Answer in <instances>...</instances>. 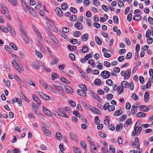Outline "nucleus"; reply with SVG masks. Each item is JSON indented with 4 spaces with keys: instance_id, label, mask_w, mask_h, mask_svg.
<instances>
[{
    "instance_id": "63",
    "label": "nucleus",
    "mask_w": 153,
    "mask_h": 153,
    "mask_svg": "<svg viewBox=\"0 0 153 153\" xmlns=\"http://www.w3.org/2000/svg\"><path fill=\"white\" fill-rule=\"evenodd\" d=\"M132 56V53H128L127 55L126 58L127 59H130Z\"/></svg>"
},
{
    "instance_id": "61",
    "label": "nucleus",
    "mask_w": 153,
    "mask_h": 153,
    "mask_svg": "<svg viewBox=\"0 0 153 153\" xmlns=\"http://www.w3.org/2000/svg\"><path fill=\"white\" fill-rule=\"evenodd\" d=\"M45 100H49L50 99V98L49 96L46 95V94H45L42 97Z\"/></svg>"
},
{
    "instance_id": "31",
    "label": "nucleus",
    "mask_w": 153,
    "mask_h": 153,
    "mask_svg": "<svg viewBox=\"0 0 153 153\" xmlns=\"http://www.w3.org/2000/svg\"><path fill=\"white\" fill-rule=\"evenodd\" d=\"M61 7L63 10H65L68 8V5L65 3H63L61 5Z\"/></svg>"
},
{
    "instance_id": "28",
    "label": "nucleus",
    "mask_w": 153,
    "mask_h": 153,
    "mask_svg": "<svg viewBox=\"0 0 153 153\" xmlns=\"http://www.w3.org/2000/svg\"><path fill=\"white\" fill-rule=\"evenodd\" d=\"M122 111L117 110L114 113V115L115 116H118L122 114Z\"/></svg>"
},
{
    "instance_id": "13",
    "label": "nucleus",
    "mask_w": 153,
    "mask_h": 153,
    "mask_svg": "<svg viewBox=\"0 0 153 153\" xmlns=\"http://www.w3.org/2000/svg\"><path fill=\"white\" fill-rule=\"evenodd\" d=\"M130 74L131 73L128 71H127L126 72H125L124 75V79L125 80L128 79L130 76Z\"/></svg>"
},
{
    "instance_id": "18",
    "label": "nucleus",
    "mask_w": 153,
    "mask_h": 153,
    "mask_svg": "<svg viewBox=\"0 0 153 153\" xmlns=\"http://www.w3.org/2000/svg\"><path fill=\"white\" fill-rule=\"evenodd\" d=\"M53 86L57 89L59 92L63 90V88L62 86H58L56 85H54Z\"/></svg>"
},
{
    "instance_id": "25",
    "label": "nucleus",
    "mask_w": 153,
    "mask_h": 153,
    "mask_svg": "<svg viewBox=\"0 0 153 153\" xmlns=\"http://www.w3.org/2000/svg\"><path fill=\"white\" fill-rule=\"evenodd\" d=\"M79 87L80 88V89L83 90L84 91H87V88L85 85H79Z\"/></svg>"
},
{
    "instance_id": "27",
    "label": "nucleus",
    "mask_w": 153,
    "mask_h": 153,
    "mask_svg": "<svg viewBox=\"0 0 153 153\" xmlns=\"http://www.w3.org/2000/svg\"><path fill=\"white\" fill-rule=\"evenodd\" d=\"M109 117L108 116H106L105 117V120H104V123L106 125L108 126L109 125Z\"/></svg>"
},
{
    "instance_id": "57",
    "label": "nucleus",
    "mask_w": 153,
    "mask_h": 153,
    "mask_svg": "<svg viewBox=\"0 0 153 153\" xmlns=\"http://www.w3.org/2000/svg\"><path fill=\"white\" fill-rule=\"evenodd\" d=\"M29 10L30 12L31 13V14L34 16L35 11L34 10L32 7H30L29 8Z\"/></svg>"
},
{
    "instance_id": "23",
    "label": "nucleus",
    "mask_w": 153,
    "mask_h": 153,
    "mask_svg": "<svg viewBox=\"0 0 153 153\" xmlns=\"http://www.w3.org/2000/svg\"><path fill=\"white\" fill-rule=\"evenodd\" d=\"M10 45L11 47L14 50L16 51L17 50V46L14 44L12 42H10Z\"/></svg>"
},
{
    "instance_id": "51",
    "label": "nucleus",
    "mask_w": 153,
    "mask_h": 153,
    "mask_svg": "<svg viewBox=\"0 0 153 153\" xmlns=\"http://www.w3.org/2000/svg\"><path fill=\"white\" fill-rule=\"evenodd\" d=\"M73 113L74 114H75V115L77 117H80V114L78 113L77 111H74L73 112Z\"/></svg>"
},
{
    "instance_id": "64",
    "label": "nucleus",
    "mask_w": 153,
    "mask_h": 153,
    "mask_svg": "<svg viewBox=\"0 0 153 153\" xmlns=\"http://www.w3.org/2000/svg\"><path fill=\"white\" fill-rule=\"evenodd\" d=\"M110 153H115V149L112 148V147L110 146Z\"/></svg>"
},
{
    "instance_id": "42",
    "label": "nucleus",
    "mask_w": 153,
    "mask_h": 153,
    "mask_svg": "<svg viewBox=\"0 0 153 153\" xmlns=\"http://www.w3.org/2000/svg\"><path fill=\"white\" fill-rule=\"evenodd\" d=\"M61 80L63 82H65L68 84H70V82L67 80L64 77H61Z\"/></svg>"
},
{
    "instance_id": "26",
    "label": "nucleus",
    "mask_w": 153,
    "mask_h": 153,
    "mask_svg": "<svg viewBox=\"0 0 153 153\" xmlns=\"http://www.w3.org/2000/svg\"><path fill=\"white\" fill-rule=\"evenodd\" d=\"M0 29L3 31L5 33H7L8 32V29L3 26H1Z\"/></svg>"
},
{
    "instance_id": "36",
    "label": "nucleus",
    "mask_w": 153,
    "mask_h": 153,
    "mask_svg": "<svg viewBox=\"0 0 153 153\" xmlns=\"http://www.w3.org/2000/svg\"><path fill=\"white\" fill-rule=\"evenodd\" d=\"M147 41L148 44H151L153 41V39L152 37H149L147 39Z\"/></svg>"
},
{
    "instance_id": "55",
    "label": "nucleus",
    "mask_w": 153,
    "mask_h": 153,
    "mask_svg": "<svg viewBox=\"0 0 153 153\" xmlns=\"http://www.w3.org/2000/svg\"><path fill=\"white\" fill-rule=\"evenodd\" d=\"M113 20L114 22L118 23L119 22V19L117 16H114L113 17Z\"/></svg>"
},
{
    "instance_id": "59",
    "label": "nucleus",
    "mask_w": 153,
    "mask_h": 153,
    "mask_svg": "<svg viewBox=\"0 0 153 153\" xmlns=\"http://www.w3.org/2000/svg\"><path fill=\"white\" fill-rule=\"evenodd\" d=\"M70 11L72 12H73L74 13H76L77 12V10L75 9V8L73 7H71L70 8Z\"/></svg>"
},
{
    "instance_id": "43",
    "label": "nucleus",
    "mask_w": 153,
    "mask_h": 153,
    "mask_svg": "<svg viewBox=\"0 0 153 153\" xmlns=\"http://www.w3.org/2000/svg\"><path fill=\"white\" fill-rule=\"evenodd\" d=\"M58 75L55 73H53L52 74L51 78L52 79L54 80L55 78H58Z\"/></svg>"
},
{
    "instance_id": "8",
    "label": "nucleus",
    "mask_w": 153,
    "mask_h": 153,
    "mask_svg": "<svg viewBox=\"0 0 153 153\" xmlns=\"http://www.w3.org/2000/svg\"><path fill=\"white\" fill-rule=\"evenodd\" d=\"M87 91H84L83 90L81 89H78L77 91L78 94L80 96L82 97H85L86 96L85 92Z\"/></svg>"
},
{
    "instance_id": "5",
    "label": "nucleus",
    "mask_w": 153,
    "mask_h": 153,
    "mask_svg": "<svg viewBox=\"0 0 153 153\" xmlns=\"http://www.w3.org/2000/svg\"><path fill=\"white\" fill-rule=\"evenodd\" d=\"M42 129L46 136L49 137L50 136L51 134V132L47 129L45 126H43Z\"/></svg>"
},
{
    "instance_id": "2",
    "label": "nucleus",
    "mask_w": 153,
    "mask_h": 153,
    "mask_svg": "<svg viewBox=\"0 0 153 153\" xmlns=\"http://www.w3.org/2000/svg\"><path fill=\"white\" fill-rule=\"evenodd\" d=\"M111 75L110 73L107 71H105L102 72L101 73V76L103 78H108Z\"/></svg>"
},
{
    "instance_id": "32",
    "label": "nucleus",
    "mask_w": 153,
    "mask_h": 153,
    "mask_svg": "<svg viewBox=\"0 0 153 153\" xmlns=\"http://www.w3.org/2000/svg\"><path fill=\"white\" fill-rule=\"evenodd\" d=\"M141 18V17L140 15L134 16L133 17V19L135 20H140Z\"/></svg>"
},
{
    "instance_id": "49",
    "label": "nucleus",
    "mask_w": 153,
    "mask_h": 153,
    "mask_svg": "<svg viewBox=\"0 0 153 153\" xmlns=\"http://www.w3.org/2000/svg\"><path fill=\"white\" fill-rule=\"evenodd\" d=\"M132 98L133 100H138V96L135 94H133Z\"/></svg>"
},
{
    "instance_id": "12",
    "label": "nucleus",
    "mask_w": 153,
    "mask_h": 153,
    "mask_svg": "<svg viewBox=\"0 0 153 153\" xmlns=\"http://www.w3.org/2000/svg\"><path fill=\"white\" fill-rule=\"evenodd\" d=\"M130 84L126 81H124L122 82L121 85L123 88H127L129 86Z\"/></svg>"
},
{
    "instance_id": "35",
    "label": "nucleus",
    "mask_w": 153,
    "mask_h": 153,
    "mask_svg": "<svg viewBox=\"0 0 153 153\" xmlns=\"http://www.w3.org/2000/svg\"><path fill=\"white\" fill-rule=\"evenodd\" d=\"M81 35V33L79 31H75L73 33L74 36L76 37L79 36Z\"/></svg>"
},
{
    "instance_id": "7",
    "label": "nucleus",
    "mask_w": 153,
    "mask_h": 153,
    "mask_svg": "<svg viewBox=\"0 0 153 153\" xmlns=\"http://www.w3.org/2000/svg\"><path fill=\"white\" fill-rule=\"evenodd\" d=\"M32 98L33 100L36 102L39 105L41 104V102L39 98L35 95H32Z\"/></svg>"
},
{
    "instance_id": "6",
    "label": "nucleus",
    "mask_w": 153,
    "mask_h": 153,
    "mask_svg": "<svg viewBox=\"0 0 153 153\" xmlns=\"http://www.w3.org/2000/svg\"><path fill=\"white\" fill-rule=\"evenodd\" d=\"M149 92L148 91H146L144 95V100L146 102H147L149 99Z\"/></svg>"
},
{
    "instance_id": "56",
    "label": "nucleus",
    "mask_w": 153,
    "mask_h": 153,
    "mask_svg": "<svg viewBox=\"0 0 153 153\" xmlns=\"http://www.w3.org/2000/svg\"><path fill=\"white\" fill-rule=\"evenodd\" d=\"M16 69L20 73H21V69L19 66L18 65L16 66L15 67Z\"/></svg>"
},
{
    "instance_id": "34",
    "label": "nucleus",
    "mask_w": 153,
    "mask_h": 153,
    "mask_svg": "<svg viewBox=\"0 0 153 153\" xmlns=\"http://www.w3.org/2000/svg\"><path fill=\"white\" fill-rule=\"evenodd\" d=\"M8 1L13 5H16L17 4L16 0H8Z\"/></svg>"
},
{
    "instance_id": "46",
    "label": "nucleus",
    "mask_w": 153,
    "mask_h": 153,
    "mask_svg": "<svg viewBox=\"0 0 153 153\" xmlns=\"http://www.w3.org/2000/svg\"><path fill=\"white\" fill-rule=\"evenodd\" d=\"M42 4L39 3L36 6L35 8L37 10H40L42 8Z\"/></svg>"
},
{
    "instance_id": "60",
    "label": "nucleus",
    "mask_w": 153,
    "mask_h": 153,
    "mask_svg": "<svg viewBox=\"0 0 153 153\" xmlns=\"http://www.w3.org/2000/svg\"><path fill=\"white\" fill-rule=\"evenodd\" d=\"M148 20L149 22L151 24H153V19L151 17H149L148 19Z\"/></svg>"
},
{
    "instance_id": "50",
    "label": "nucleus",
    "mask_w": 153,
    "mask_h": 153,
    "mask_svg": "<svg viewBox=\"0 0 153 153\" xmlns=\"http://www.w3.org/2000/svg\"><path fill=\"white\" fill-rule=\"evenodd\" d=\"M95 123L97 125H98L100 123V120L98 119V116H97L95 117Z\"/></svg>"
},
{
    "instance_id": "45",
    "label": "nucleus",
    "mask_w": 153,
    "mask_h": 153,
    "mask_svg": "<svg viewBox=\"0 0 153 153\" xmlns=\"http://www.w3.org/2000/svg\"><path fill=\"white\" fill-rule=\"evenodd\" d=\"M14 77L15 79L18 81L20 83H22V81L21 80L18 76L17 75H14Z\"/></svg>"
},
{
    "instance_id": "4",
    "label": "nucleus",
    "mask_w": 153,
    "mask_h": 153,
    "mask_svg": "<svg viewBox=\"0 0 153 153\" xmlns=\"http://www.w3.org/2000/svg\"><path fill=\"white\" fill-rule=\"evenodd\" d=\"M58 111L61 115L64 117L66 118H68V117L66 114L65 112V110L62 108H58Z\"/></svg>"
},
{
    "instance_id": "44",
    "label": "nucleus",
    "mask_w": 153,
    "mask_h": 153,
    "mask_svg": "<svg viewBox=\"0 0 153 153\" xmlns=\"http://www.w3.org/2000/svg\"><path fill=\"white\" fill-rule=\"evenodd\" d=\"M68 48L70 50L74 51L76 49V47L75 46H71L70 45H68Z\"/></svg>"
},
{
    "instance_id": "38",
    "label": "nucleus",
    "mask_w": 153,
    "mask_h": 153,
    "mask_svg": "<svg viewBox=\"0 0 153 153\" xmlns=\"http://www.w3.org/2000/svg\"><path fill=\"white\" fill-rule=\"evenodd\" d=\"M3 81L4 82L8 87H9L10 85V82L9 81L6 80L5 79H3Z\"/></svg>"
},
{
    "instance_id": "33",
    "label": "nucleus",
    "mask_w": 153,
    "mask_h": 153,
    "mask_svg": "<svg viewBox=\"0 0 153 153\" xmlns=\"http://www.w3.org/2000/svg\"><path fill=\"white\" fill-rule=\"evenodd\" d=\"M15 101L20 106H22V102L21 99L16 98L15 99Z\"/></svg>"
},
{
    "instance_id": "1",
    "label": "nucleus",
    "mask_w": 153,
    "mask_h": 153,
    "mask_svg": "<svg viewBox=\"0 0 153 153\" xmlns=\"http://www.w3.org/2000/svg\"><path fill=\"white\" fill-rule=\"evenodd\" d=\"M142 127H140L139 128L135 127L134 129L133 130L132 132V135H134L135 134H138L140 133L142 130Z\"/></svg>"
},
{
    "instance_id": "3",
    "label": "nucleus",
    "mask_w": 153,
    "mask_h": 153,
    "mask_svg": "<svg viewBox=\"0 0 153 153\" xmlns=\"http://www.w3.org/2000/svg\"><path fill=\"white\" fill-rule=\"evenodd\" d=\"M42 108L44 113L47 116L49 117H51L52 116V113L50 110L46 108L44 106H42Z\"/></svg>"
},
{
    "instance_id": "20",
    "label": "nucleus",
    "mask_w": 153,
    "mask_h": 153,
    "mask_svg": "<svg viewBox=\"0 0 153 153\" xmlns=\"http://www.w3.org/2000/svg\"><path fill=\"white\" fill-rule=\"evenodd\" d=\"M91 110L94 113L97 114H100V111H99L98 109H96L95 108H94L91 109Z\"/></svg>"
},
{
    "instance_id": "52",
    "label": "nucleus",
    "mask_w": 153,
    "mask_h": 153,
    "mask_svg": "<svg viewBox=\"0 0 153 153\" xmlns=\"http://www.w3.org/2000/svg\"><path fill=\"white\" fill-rule=\"evenodd\" d=\"M123 89L122 87H120L118 88V93L119 94H120L123 91Z\"/></svg>"
},
{
    "instance_id": "30",
    "label": "nucleus",
    "mask_w": 153,
    "mask_h": 153,
    "mask_svg": "<svg viewBox=\"0 0 153 153\" xmlns=\"http://www.w3.org/2000/svg\"><path fill=\"white\" fill-rule=\"evenodd\" d=\"M96 41L97 42V43L99 45H101L102 43V42L100 39L97 36L95 37V38Z\"/></svg>"
},
{
    "instance_id": "14",
    "label": "nucleus",
    "mask_w": 153,
    "mask_h": 153,
    "mask_svg": "<svg viewBox=\"0 0 153 153\" xmlns=\"http://www.w3.org/2000/svg\"><path fill=\"white\" fill-rule=\"evenodd\" d=\"M65 89H66L67 92L70 93L73 92V89L70 87L66 86L65 87Z\"/></svg>"
},
{
    "instance_id": "24",
    "label": "nucleus",
    "mask_w": 153,
    "mask_h": 153,
    "mask_svg": "<svg viewBox=\"0 0 153 153\" xmlns=\"http://www.w3.org/2000/svg\"><path fill=\"white\" fill-rule=\"evenodd\" d=\"M56 139L59 140H60L62 138V135L59 132H57L56 133Z\"/></svg>"
},
{
    "instance_id": "54",
    "label": "nucleus",
    "mask_w": 153,
    "mask_h": 153,
    "mask_svg": "<svg viewBox=\"0 0 153 153\" xmlns=\"http://www.w3.org/2000/svg\"><path fill=\"white\" fill-rule=\"evenodd\" d=\"M109 105V104L108 103H107L105 104L103 106L104 109L105 110L108 109Z\"/></svg>"
},
{
    "instance_id": "11",
    "label": "nucleus",
    "mask_w": 153,
    "mask_h": 153,
    "mask_svg": "<svg viewBox=\"0 0 153 153\" xmlns=\"http://www.w3.org/2000/svg\"><path fill=\"white\" fill-rule=\"evenodd\" d=\"M74 26L76 28L79 30L82 29L83 28L82 25L79 22L76 23L74 25Z\"/></svg>"
},
{
    "instance_id": "37",
    "label": "nucleus",
    "mask_w": 153,
    "mask_h": 153,
    "mask_svg": "<svg viewBox=\"0 0 153 153\" xmlns=\"http://www.w3.org/2000/svg\"><path fill=\"white\" fill-rule=\"evenodd\" d=\"M88 50V48L86 46H83L82 49V51L84 53L87 52Z\"/></svg>"
},
{
    "instance_id": "58",
    "label": "nucleus",
    "mask_w": 153,
    "mask_h": 153,
    "mask_svg": "<svg viewBox=\"0 0 153 153\" xmlns=\"http://www.w3.org/2000/svg\"><path fill=\"white\" fill-rule=\"evenodd\" d=\"M151 85V83L150 82V81H148L146 85V88H150Z\"/></svg>"
},
{
    "instance_id": "15",
    "label": "nucleus",
    "mask_w": 153,
    "mask_h": 153,
    "mask_svg": "<svg viewBox=\"0 0 153 153\" xmlns=\"http://www.w3.org/2000/svg\"><path fill=\"white\" fill-rule=\"evenodd\" d=\"M123 124L120 123L118 124L116 126V129L118 131L121 130L123 127Z\"/></svg>"
},
{
    "instance_id": "16",
    "label": "nucleus",
    "mask_w": 153,
    "mask_h": 153,
    "mask_svg": "<svg viewBox=\"0 0 153 153\" xmlns=\"http://www.w3.org/2000/svg\"><path fill=\"white\" fill-rule=\"evenodd\" d=\"M69 135L74 140H77V137L74 134L71 133L69 134Z\"/></svg>"
},
{
    "instance_id": "47",
    "label": "nucleus",
    "mask_w": 153,
    "mask_h": 153,
    "mask_svg": "<svg viewBox=\"0 0 153 153\" xmlns=\"http://www.w3.org/2000/svg\"><path fill=\"white\" fill-rule=\"evenodd\" d=\"M137 146L138 147V148L137 151H136V153H141L143 151V149L142 148H140V145H137Z\"/></svg>"
},
{
    "instance_id": "19",
    "label": "nucleus",
    "mask_w": 153,
    "mask_h": 153,
    "mask_svg": "<svg viewBox=\"0 0 153 153\" xmlns=\"http://www.w3.org/2000/svg\"><path fill=\"white\" fill-rule=\"evenodd\" d=\"M137 107L134 105L132 106L131 108V112L134 115L137 111Z\"/></svg>"
},
{
    "instance_id": "48",
    "label": "nucleus",
    "mask_w": 153,
    "mask_h": 153,
    "mask_svg": "<svg viewBox=\"0 0 153 153\" xmlns=\"http://www.w3.org/2000/svg\"><path fill=\"white\" fill-rule=\"evenodd\" d=\"M76 16L73 15L70 18V19L71 21H75L76 19Z\"/></svg>"
},
{
    "instance_id": "39",
    "label": "nucleus",
    "mask_w": 153,
    "mask_h": 153,
    "mask_svg": "<svg viewBox=\"0 0 153 153\" xmlns=\"http://www.w3.org/2000/svg\"><path fill=\"white\" fill-rule=\"evenodd\" d=\"M151 33V31L149 29H148L146 33V37H148L150 36Z\"/></svg>"
},
{
    "instance_id": "40",
    "label": "nucleus",
    "mask_w": 153,
    "mask_h": 153,
    "mask_svg": "<svg viewBox=\"0 0 153 153\" xmlns=\"http://www.w3.org/2000/svg\"><path fill=\"white\" fill-rule=\"evenodd\" d=\"M88 62L89 64H90L91 65H92V67H94V62L93 60H92V59H89L88 60Z\"/></svg>"
},
{
    "instance_id": "41",
    "label": "nucleus",
    "mask_w": 153,
    "mask_h": 153,
    "mask_svg": "<svg viewBox=\"0 0 153 153\" xmlns=\"http://www.w3.org/2000/svg\"><path fill=\"white\" fill-rule=\"evenodd\" d=\"M115 109V107L113 105H109L108 108V110L110 111H113Z\"/></svg>"
},
{
    "instance_id": "10",
    "label": "nucleus",
    "mask_w": 153,
    "mask_h": 153,
    "mask_svg": "<svg viewBox=\"0 0 153 153\" xmlns=\"http://www.w3.org/2000/svg\"><path fill=\"white\" fill-rule=\"evenodd\" d=\"M47 24L48 25V26L50 28V29L53 32H56L57 31V29L56 28L53 26H52L51 24L49 22H47Z\"/></svg>"
},
{
    "instance_id": "21",
    "label": "nucleus",
    "mask_w": 153,
    "mask_h": 153,
    "mask_svg": "<svg viewBox=\"0 0 153 153\" xmlns=\"http://www.w3.org/2000/svg\"><path fill=\"white\" fill-rule=\"evenodd\" d=\"M88 38V33H85L82 36V39L84 41H86Z\"/></svg>"
},
{
    "instance_id": "62",
    "label": "nucleus",
    "mask_w": 153,
    "mask_h": 153,
    "mask_svg": "<svg viewBox=\"0 0 153 153\" xmlns=\"http://www.w3.org/2000/svg\"><path fill=\"white\" fill-rule=\"evenodd\" d=\"M36 56L39 58H41L42 57V54L41 53L39 52L36 51Z\"/></svg>"
},
{
    "instance_id": "9",
    "label": "nucleus",
    "mask_w": 153,
    "mask_h": 153,
    "mask_svg": "<svg viewBox=\"0 0 153 153\" xmlns=\"http://www.w3.org/2000/svg\"><path fill=\"white\" fill-rule=\"evenodd\" d=\"M55 12L58 15L60 16L61 17L63 16V13L62 12V11L61 10V9L59 7H57L56 8L55 10Z\"/></svg>"
},
{
    "instance_id": "22",
    "label": "nucleus",
    "mask_w": 153,
    "mask_h": 153,
    "mask_svg": "<svg viewBox=\"0 0 153 153\" xmlns=\"http://www.w3.org/2000/svg\"><path fill=\"white\" fill-rule=\"evenodd\" d=\"M106 84L109 86H111L113 85V82L110 79H107L106 82Z\"/></svg>"
},
{
    "instance_id": "29",
    "label": "nucleus",
    "mask_w": 153,
    "mask_h": 153,
    "mask_svg": "<svg viewBox=\"0 0 153 153\" xmlns=\"http://www.w3.org/2000/svg\"><path fill=\"white\" fill-rule=\"evenodd\" d=\"M94 83L96 85H98L101 84V82L100 79H96L95 80Z\"/></svg>"
},
{
    "instance_id": "53",
    "label": "nucleus",
    "mask_w": 153,
    "mask_h": 153,
    "mask_svg": "<svg viewBox=\"0 0 153 153\" xmlns=\"http://www.w3.org/2000/svg\"><path fill=\"white\" fill-rule=\"evenodd\" d=\"M92 55V54L90 53L85 56L84 57L85 60L86 61L87 60L89 59V58L91 57Z\"/></svg>"
},
{
    "instance_id": "17",
    "label": "nucleus",
    "mask_w": 153,
    "mask_h": 153,
    "mask_svg": "<svg viewBox=\"0 0 153 153\" xmlns=\"http://www.w3.org/2000/svg\"><path fill=\"white\" fill-rule=\"evenodd\" d=\"M22 5L24 9L26 10L27 9V6L25 3V0H21Z\"/></svg>"
}]
</instances>
